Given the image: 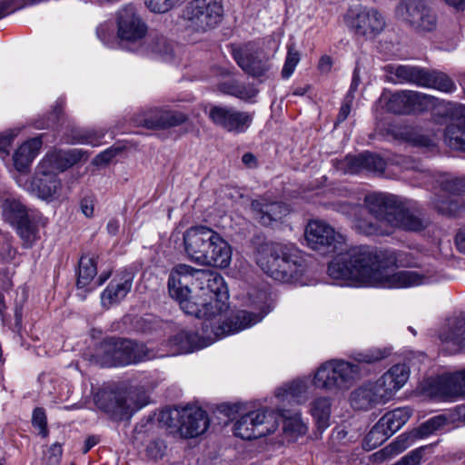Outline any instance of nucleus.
<instances>
[{"label":"nucleus","instance_id":"obj_14","mask_svg":"<svg viewBox=\"0 0 465 465\" xmlns=\"http://www.w3.org/2000/svg\"><path fill=\"white\" fill-rule=\"evenodd\" d=\"M308 246L322 254H331L342 248L345 237L322 220H312L304 231Z\"/></svg>","mask_w":465,"mask_h":465},{"label":"nucleus","instance_id":"obj_41","mask_svg":"<svg viewBox=\"0 0 465 465\" xmlns=\"http://www.w3.org/2000/svg\"><path fill=\"white\" fill-rule=\"evenodd\" d=\"M417 439L419 437L416 435L415 430L399 435L391 443L380 450V459H386L401 453L411 447Z\"/></svg>","mask_w":465,"mask_h":465},{"label":"nucleus","instance_id":"obj_44","mask_svg":"<svg viewBox=\"0 0 465 465\" xmlns=\"http://www.w3.org/2000/svg\"><path fill=\"white\" fill-rule=\"evenodd\" d=\"M437 25L436 15L424 5L410 27L417 32H432L437 28Z\"/></svg>","mask_w":465,"mask_h":465},{"label":"nucleus","instance_id":"obj_19","mask_svg":"<svg viewBox=\"0 0 465 465\" xmlns=\"http://www.w3.org/2000/svg\"><path fill=\"white\" fill-rule=\"evenodd\" d=\"M344 23L356 35L374 39L377 35L378 12L374 8L356 5L346 12Z\"/></svg>","mask_w":465,"mask_h":465},{"label":"nucleus","instance_id":"obj_3","mask_svg":"<svg viewBox=\"0 0 465 465\" xmlns=\"http://www.w3.org/2000/svg\"><path fill=\"white\" fill-rule=\"evenodd\" d=\"M262 316L249 312H240L230 320V323L223 322L222 324L213 321V318H203L202 335L192 331H181L173 339L172 342L183 353L192 352L195 350L209 346L216 340L230 334H234L261 322Z\"/></svg>","mask_w":465,"mask_h":465},{"label":"nucleus","instance_id":"obj_22","mask_svg":"<svg viewBox=\"0 0 465 465\" xmlns=\"http://www.w3.org/2000/svg\"><path fill=\"white\" fill-rule=\"evenodd\" d=\"M433 97L417 91L404 90L392 94L387 102L390 112L397 114H406L416 109L427 106Z\"/></svg>","mask_w":465,"mask_h":465},{"label":"nucleus","instance_id":"obj_34","mask_svg":"<svg viewBox=\"0 0 465 465\" xmlns=\"http://www.w3.org/2000/svg\"><path fill=\"white\" fill-rule=\"evenodd\" d=\"M310 393V381L308 378H303L279 388L276 391V397L282 401H294L297 403H303L308 400Z\"/></svg>","mask_w":465,"mask_h":465},{"label":"nucleus","instance_id":"obj_54","mask_svg":"<svg viewBox=\"0 0 465 465\" xmlns=\"http://www.w3.org/2000/svg\"><path fill=\"white\" fill-rule=\"evenodd\" d=\"M361 206L362 205L352 204L347 202H339L334 204V210L347 216L352 222Z\"/></svg>","mask_w":465,"mask_h":465},{"label":"nucleus","instance_id":"obj_16","mask_svg":"<svg viewBox=\"0 0 465 465\" xmlns=\"http://www.w3.org/2000/svg\"><path fill=\"white\" fill-rule=\"evenodd\" d=\"M177 419L180 433L185 438H194L203 434L209 427L207 413L197 406H187L181 411L162 413V420L169 427L176 426L173 420Z\"/></svg>","mask_w":465,"mask_h":465},{"label":"nucleus","instance_id":"obj_1","mask_svg":"<svg viewBox=\"0 0 465 465\" xmlns=\"http://www.w3.org/2000/svg\"><path fill=\"white\" fill-rule=\"evenodd\" d=\"M328 273L349 286L374 287L378 283V251L367 245L352 247L329 263Z\"/></svg>","mask_w":465,"mask_h":465},{"label":"nucleus","instance_id":"obj_61","mask_svg":"<svg viewBox=\"0 0 465 465\" xmlns=\"http://www.w3.org/2000/svg\"><path fill=\"white\" fill-rule=\"evenodd\" d=\"M81 211L86 217L94 215V203L89 198H84L80 203Z\"/></svg>","mask_w":465,"mask_h":465},{"label":"nucleus","instance_id":"obj_31","mask_svg":"<svg viewBox=\"0 0 465 465\" xmlns=\"http://www.w3.org/2000/svg\"><path fill=\"white\" fill-rule=\"evenodd\" d=\"M187 119V115L182 112L156 108L144 118L143 125L147 128H170L184 124Z\"/></svg>","mask_w":465,"mask_h":465},{"label":"nucleus","instance_id":"obj_39","mask_svg":"<svg viewBox=\"0 0 465 465\" xmlns=\"http://www.w3.org/2000/svg\"><path fill=\"white\" fill-rule=\"evenodd\" d=\"M2 208L5 220L15 226L31 214V211H27L20 201L12 198L5 199Z\"/></svg>","mask_w":465,"mask_h":465},{"label":"nucleus","instance_id":"obj_23","mask_svg":"<svg viewBox=\"0 0 465 465\" xmlns=\"http://www.w3.org/2000/svg\"><path fill=\"white\" fill-rule=\"evenodd\" d=\"M95 405L112 418L122 419L132 409L125 392L121 390L102 389L94 396Z\"/></svg>","mask_w":465,"mask_h":465},{"label":"nucleus","instance_id":"obj_53","mask_svg":"<svg viewBox=\"0 0 465 465\" xmlns=\"http://www.w3.org/2000/svg\"><path fill=\"white\" fill-rule=\"evenodd\" d=\"M32 423L35 427L39 429V434L45 438L48 435L46 416L44 409L36 408L34 410Z\"/></svg>","mask_w":465,"mask_h":465},{"label":"nucleus","instance_id":"obj_55","mask_svg":"<svg viewBox=\"0 0 465 465\" xmlns=\"http://www.w3.org/2000/svg\"><path fill=\"white\" fill-rule=\"evenodd\" d=\"M378 446V423H375L362 440V448L366 451L374 450Z\"/></svg>","mask_w":465,"mask_h":465},{"label":"nucleus","instance_id":"obj_38","mask_svg":"<svg viewBox=\"0 0 465 465\" xmlns=\"http://www.w3.org/2000/svg\"><path fill=\"white\" fill-rule=\"evenodd\" d=\"M459 111L465 118V105H460ZM444 141L450 148L465 152V123L449 124L444 132Z\"/></svg>","mask_w":465,"mask_h":465},{"label":"nucleus","instance_id":"obj_59","mask_svg":"<svg viewBox=\"0 0 465 465\" xmlns=\"http://www.w3.org/2000/svg\"><path fill=\"white\" fill-rule=\"evenodd\" d=\"M120 152H121L120 148H114V147L108 148L96 156V161L99 163H107L114 157H115Z\"/></svg>","mask_w":465,"mask_h":465},{"label":"nucleus","instance_id":"obj_35","mask_svg":"<svg viewBox=\"0 0 465 465\" xmlns=\"http://www.w3.org/2000/svg\"><path fill=\"white\" fill-rule=\"evenodd\" d=\"M43 142L41 137L32 138L24 143L14 154V163L17 171L25 172L39 153Z\"/></svg>","mask_w":465,"mask_h":465},{"label":"nucleus","instance_id":"obj_9","mask_svg":"<svg viewBox=\"0 0 465 465\" xmlns=\"http://www.w3.org/2000/svg\"><path fill=\"white\" fill-rule=\"evenodd\" d=\"M383 72L385 81L395 84H410L445 93L455 90L453 81L439 71L410 64H388L383 67Z\"/></svg>","mask_w":465,"mask_h":465},{"label":"nucleus","instance_id":"obj_58","mask_svg":"<svg viewBox=\"0 0 465 465\" xmlns=\"http://www.w3.org/2000/svg\"><path fill=\"white\" fill-rule=\"evenodd\" d=\"M63 454L61 444L55 442L52 444L48 450V460L52 464L59 463Z\"/></svg>","mask_w":465,"mask_h":465},{"label":"nucleus","instance_id":"obj_46","mask_svg":"<svg viewBox=\"0 0 465 465\" xmlns=\"http://www.w3.org/2000/svg\"><path fill=\"white\" fill-rule=\"evenodd\" d=\"M104 137V132L102 130H76L73 137L74 143L99 146L102 144V139Z\"/></svg>","mask_w":465,"mask_h":465},{"label":"nucleus","instance_id":"obj_4","mask_svg":"<svg viewBox=\"0 0 465 465\" xmlns=\"http://www.w3.org/2000/svg\"><path fill=\"white\" fill-rule=\"evenodd\" d=\"M256 262L272 279L297 282L305 272V263L292 244L265 242L257 249Z\"/></svg>","mask_w":465,"mask_h":465},{"label":"nucleus","instance_id":"obj_52","mask_svg":"<svg viewBox=\"0 0 465 465\" xmlns=\"http://www.w3.org/2000/svg\"><path fill=\"white\" fill-rule=\"evenodd\" d=\"M144 5L154 14H165L175 7L171 0H144Z\"/></svg>","mask_w":465,"mask_h":465},{"label":"nucleus","instance_id":"obj_27","mask_svg":"<svg viewBox=\"0 0 465 465\" xmlns=\"http://www.w3.org/2000/svg\"><path fill=\"white\" fill-rule=\"evenodd\" d=\"M60 189L61 181L54 172L45 168L43 170L38 164L31 181L32 192L43 200L52 201L58 195Z\"/></svg>","mask_w":465,"mask_h":465},{"label":"nucleus","instance_id":"obj_7","mask_svg":"<svg viewBox=\"0 0 465 465\" xmlns=\"http://www.w3.org/2000/svg\"><path fill=\"white\" fill-rule=\"evenodd\" d=\"M196 276L197 288L201 292L197 301L201 308L199 318H213V321L220 324L223 322L230 323V320L238 312L229 318L224 316L228 309L229 292L222 275L213 271L200 269Z\"/></svg>","mask_w":465,"mask_h":465},{"label":"nucleus","instance_id":"obj_15","mask_svg":"<svg viewBox=\"0 0 465 465\" xmlns=\"http://www.w3.org/2000/svg\"><path fill=\"white\" fill-rule=\"evenodd\" d=\"M278 422L272 412L256 410L242 415L234 424V435L251 440L274 432Z\"/></svg>","mask_w":465,"mask_h":465},{"label":"nucleus","instance_id":"obj_5","mask_svg":"<svg viewBox=\"0 0 465 465\" xmlns=\"http://www.w3.org/2000/svg\"><path fill=\"white\" fill-rule=\"evenodd\" d=\"M256 262L272 279L297 282L305 272V263L292 244L265 242L257 249Z\"/></svg>","mask_w":465,"mask_h":465},{"label":"nucleus","instance_id":"obj_26","mask_svg":"<svg viewBox=\"0 0 465 465\" xmlns=\"http://www.w3.org/2000/svg\"><path fill=\"white\" fill-rule=\"evenodd\" d=\"M410 378V368L406 364H395L391 367L380 381V403L392 399Z\"/></svg>","mask_w":465,"mask_h":465},{"label":"nucleus","instance_id":"obj_10","mask_svg":"<svg viewBox=\"0 0 465 465\" xmlns=\"http://www.w3.org/2000/svg\"><path fill=\"white\" fill-rule=\"evenodd\" d=\"M397 262L394 251H380V288H410L438 282L432 271H397Z\"/></svg>","mask_w":465,"mask_h":465},{"label":"nucleus","instance_id":"obj_50","mask_svg":"<svg viewBox=\"0 0 465 465\" xmlns=\"http://www.w3.org/2000/svg\"><path fill=\"white\" fill-rule=\"evenodd\" d=\"M300 60V53L295 49L294 45H288L287 55L282 70V78L288 79L292 76Z\"/></svg>","mask_w":465,"mask_h":465},{"label":"nucleus","instance_id":"obj_63","mask_svg":"<svg viewBox=\"0 0 465 465\" xmlns=\"http://www.w3.org/2000/svg\"><path fill=\"white\" fill-rule=\"evenodd\" d=\"M455 243L459 252L465 255V227L457 233Z\"/></svg>","mask_w":465,"mask_h":465},{"label":"nucleus","instance_id":"obj_21","mask_svg":"<svg viewBox=\"0 0 465 465\" xmlns=\"http://www.w3.org/2000/svg\"><path fill=\"white\" fill-rule=\"evenodd\" d=\"M232 55L237 64L249 75L256 78L268 77L271 64L262 57V52L254 49L252 44L234 49Z\"/></svg>","mask_w":465,"mask_h":465},{"label":"nucleus","instance_id":"obj_42","mask_svg":"<svg viewBox=\"0 0 465 465\" xmlns=\"http://www.w3.org/2000/svg\"><path fill=\"white\" fill-rule=\"evenodd\" d=\"M311 413L316 420L320 430H325L329 427L331 415V401L328 397H319L311 404Z\"/></svg>","mask_w":465,"mask_h":465},{"label":"nucleus","instance_id":"obj_51","mask_svg":"<svg viewBox=\"0 0 465 465\" xmlns=\"http://www.w3.org/2000/svg\"><path fill=\"white\" fill-rule=\"evenodd\" d=\"M148 49L150 52L163 56L172 54V45L163 35L152 36L148 43Z\"/></svg>","mask_w":465,"mask_h":465},{"label":"nucleus","instance_id":"obj_17","mask_svg":"<svg viewBox=\"0 0 465 465\" xmlns=\"http://www.w3.org/2000/svg\"><path fill=\"white\" fill-rule=\"evenodd\" d=\"M425 391L441 401H453L465 397V370L429 379Z\"/></svg>","mask_w":465,"mask_h":465},{"label":"nucleus","instance_id":"obj_33","mask_svg":"<svg viewBox=\"0 0 465 465\" xmlns=\"http://www.w3.org/2000/svg\"><path fill=\"white\" fill-rule=\"evenodd\" d=\"M439 338L446 345L465 348V318L449 320L440 330Z\"/></svg>","mask_w":465,"mask_h":465},{"label":"nucleus","instance_id":"obj_60","mask_svg":"<svg viewBox=\"0 0 465 465\" xmlns=\"http://www.w3.org/2000/svg\"><path fill=\"white\" fill-rule=\"evenodd\" d=\"M14 135L13 134H3L0 135V153L8 154L9 148L11 146Z\"/></svg>","mask_w":465,"mask_h":465},{"label":"nucleus","instance_id":"obj_62","mask_svg":"<svg viewBox=\"0 0 465 465\" xmlns=\"http://www.w3.org/2000/svg\"><path fill=\"white\" fill-rule=\"evenodd\" d=\"M331 66H332V60H331V56L325 54L320 58L319 64H318V69L321 72H324V73L330 72L331 69Z\"/></svg>","mask_w":465,"mask_h":465},{"label":"nucleus","instance_id":"obj_32","mask_svg":"<svg viewBox=\"0 0 465 465\" xmlns=\"http://www.w3.org/2000/svg\"><path fill=\"white\" fill-rule=\"evenodd\" d=\"M133 280L134 275L131 272H124L118 282H111V283L102 292L101 302L103 306L109 307L123 300L131 291Z\"/></svg>","mask_w":465,"mask_h":465},{"label":"nucleus","instance_id":"obj_12","mask_svg":"<svg viewBox=\"0 0 465 465\" xmlns=\"http://www.w3.org/2000/svg\"><path fill=\"white\" fill-rule=\"evenodd\" d=\"M223 16L222 0H192L183 10V19L187 30L205 34L218 26Z\"/></svg>","mask_w":465,"mask_h":465},{"label":"nucleus","instance_id":"obj_6","mask_svg":"<svg viewBox=\"0 0 465 465\" xmlns=\"http://www.w3.org/2000/svg\"><path fill=\"white\" fill-rule=\"evenodd\" d=\"M356 360L358 363L337 359L324 361L316 369L312 384L331 393L349 390L361 377V364L372 363L378 357L375 354L360 353Z\"/></svg>","mask_w":465,"mask_h":465},{"label":"nucleus","instance_id":"obj_13","mask_svg":"<svg viewBox=\"0 0 465 465\" xmlns=\"http://www.w3.org/2000/svg\"><path fill=\"white\" fill-rule=\"evenodd\" d=\"M197 272H200V269L187 264L176 265L169 275L168 290L171 297L179 302L184 313L200 317V304L193 300L194 297L190 296V285L197 288Z\"/></svg>","mask_w":465,"mask_h":465},{"label":"nucleus","instance_id":"obj_18","mask_svg":"<svg viewBox=\"0 0 465 465\" xmlns=\"http://www.w3.org/2000/svg\"><path fill=\"white\" fill-rule=\"evenodd\" d=\"M117 36L122 41L136 43L147 34V25L132 4L122 6L115 14Z\"/></svg>","mask_w":465,"mask_h":465},{"label":"nucleus","instance_id":"obj_64","mask_svg":"<svg viewBox=\"0 0 465 465\" xmlns=\"http://www.w3.org/2000/svg\"><path fill=\"white\" fill-rule=\"evenodd\" d=\"M242 163L247 166V167H255L257 163H256V157L251 153H246L242 155Z\"/></svg>","mask_w":465,"mask_h":465},{"label":"nucleus","instance_id":"obj_48","mask_svg":"<svg viewBox=\"0 0 465 465\" xmlns=\"http://www.w3.org/2000/svg\"><path fill=\"white\" fill-rule=\"evenodd\" d=\"M446 417L443 415H438L429 419L414 430L419 439H422L441 429L446 425Z\"/></svg>","mask_w":465,"mask_h":465},{"label":"nucleus","instance_id":"obj_36","mask_svg":"<svg viewBox=\"0 0 465 465\" xmlns=\"http://www.w3.org/2000/svg\"><path fill=\"white\" fill-rule=\"evenodd\" d=\"M411 411L407 408H398L387 412L380 419V428L388 439L398 431L410 419Z\"/></svg>","mask_w":465,"mask_h":465},{"label":"nucleus","instance_id":"obj_28","mask_svg":"<svg viewBox=\"0 0 465 465\" xmlns=\"http://www.w3.org/2000/svg\"><path fill=\"white\" fill-rule=\"evenodd\" d=\"M334 165L343 173L358 174L363 172H376L378 157L375 153L365 151L358 155H346L343 159L336 160Z\"/></svg>","mask_w":465,"mask_h":465},{"label":"nucleus","instance_id":"obj_57","mask_svg":"<svg viewBox=\"0 0 465 465\" xmlns=\"http://www.w3.org/2000/svg\"><path fill=\"white\" fill-rule=\"evenodd\" d=\"M434 206L442 214H451L457 208V204L453 201L441 200L439 197L434 199Z\"/></svg>","mask_w":465,"mask_h":465},{"label":"nucleus","instance_id":"obj_56","mask_svg":"<svg viewBox=\"0 0 465 465\" xmlns=\"http://www.w3.org/2000/svg\"><path fill=\"white\" fill-rule=\"evenodd\" d=\"M354 100V94H347L343 103L340 108L339 115L337 116V123L344 122L351 111V105Z\"/></svg>","mask_w":465,"mask_h":465},{"label":"nucleus","instance_id":"obj_24","mask_svg":"<svg viewBox=\"0 0 465 465\" xmlns=\"http://www.w3.org/2000/svg\"><path fill=\"white\" fill-rule=\"evenodd\" d=\"M352 227L359 233L373 235L378 227V193H368L364 198V204L359 209L353 218Z\"/></svg>","mask_w":465,"mask_h":465},{"label":"nucleus","instance_id":"obj_29","mask_svg":"<svg viewBox=\"0 0 465 465\" xmlns=\"http://www.w3.org/2000/svg\"><path fill=\"white\" fill-rule=\"evenodd\" d=\"M83 157L82 150L72 149L68 151H54L47 153L38 163L43 170L53 171L56 176L74 164L77 163Z\"/></svg>","mask_w":465,"mask_h":465},{"label":"nucleus","instance_id":"obj_20","mask_svg":"<svg viewBox=\"0 0 465 465\" xmlns=\"http://www.w3.org/2000/svg\"><path fill=\"white\" fill-rule=\"evenodd\" d=\"M209 118L217 126L230 133H244L252 124V114L248 112L238 111L233 107L213 106L209 112Z\"/></svg>","mask_w":465,"mask_h":465},{"label":"nucleus","instance_id":"obj_47","mask_svg":"<svg viewBox=\"0 0 465 465\" xmlns=\"http://www.w3.org/2000/svg\"><path fill=\"white\" fill-rule=\"evenodd\" d=\"M283 418V430L292 436H299L306 433L307 427L303 423L300 413L292 416H287L285 412L282 414Z\"/></svg>","mask_w":465,"mask_h":465},{"label":"nucleus","instance_id":"obj_25","mask_svg":"<svg viewBox=\"0 0 465 465\" xmlns=\"http://www.w3.org/2000/svg\"><path fill=\"white\" fill-rule=\"evenodd\" d=\"M251 209L253 218L264 226L281 221L289 213V208L284 203L272 201L265 196L252 200Z\"/></svg>","mask_w":465,"mask_h":465},{"label":"nucleus","instance_id":"obj_11","mask_svg":"<svg viewBox=\"0 0 465 465\" xmlns=\"http://www.w3.org/2000/svg\"><path fill=\"white\" fill-rule=\"evenodd\" d=\"M94 356L103 367L125 366L149 358L144 344L118 338H108L101 342Z\"/></svg>","mask_w":465,"mask_h":465},{"label":"nucleus","instance_id":"obj_30","mask_svg":"<svg viewBox=\"0 0 465 465\" xmlns=\"http://www.w3.org/2000/svg\"><path fill=\"white\" fill-rule=\"evenodd\" d=\"M46 223V218H45L40 213L31 211V214L28 218L15 225L16 232L23 241L24 247L29 248L33 246V244L40 238V227H45Z\"/></svg>","mask_w":465,"mask_h":465},{"label":"nucleus","instance_id":"obj_45","mask_svg":"<svg viewBox=\"0 0 465 465\" xmlns=\"http://www.w3.org/2000/svg\"><path fill=\"white\" fill-rule=\"evenodd\" d=\"M436 183L443 192L451 194L465 193V177L441 173L438 175Z\"/></svg>","mask_w":465,"mask_h":465},{"label":"nucleus","instance_id":"obj_43","mask_svg":"<svg viewBox=\"0 0 465 465\" xmlns=\"http://www.w3.org/2000/svg\"><path fill=\"white\" fill-rule=\"evenodd\" d=\"M423 5L422 0H401L396 8V16L411 26Z\"/></svg>","mask_w":465,"mask_h":465},{"label":"nucleus","instance_id":"obj_2","mask_svg":"<svg viewBox=\"0 0 465 465\" xmlns=\"http://www.w3.org/2000/svg\"><path fill=\"white\" fill-rule=\"evenodd\" d=\"M187 258L199 265L227 268L232 261L231 245L213 229L193 226L183 236Z\"/></svg>","mask_w":465,"mask_h":465},{"label":"nucleus","instance_id":"obj_49","mask_svg":"<svg viewBox=\"0 0 465 465\" xmlns=\"http://www.w3.org/2000/svg\"><path fill=\"white\" fill-rule=\"evenodd\" d=\"M219 89L227 94L236 96L241 99H247L253 95V91L247 89L240 84L236 80L230 79L227 82L220 84Z\"/></svg>","mask_w":465,"mask_h":465},{"label":"nucleus","instance_id":"obj_40","mask_svg":"<svg viewBox=\"0 0 465 465\" xmlns=\"http://www.w3.org/2000/svg\"><path fill=\"white\" fill-rule=\"evenodd\" d=\"M97 274L96 259L94 256L84 254L80 258L76 284L78 288L89 285Z\"/></svg>","mask_w":465,"mask_h":465},{"label":"nucleus","instance_id":"obj_8","mask_svg":"<svg viewBox=\"0 0 465 465\" xmlns=\"http://www.w3.org/2000/svg\"><path fill=\"white\" fill-rule=\"evenodd\" d=\"M380 232L390 234L389 229L382 230L383 226L401 228L405 231L420 232L430 223L422 213L417 208L401 201L397 196L380 193Z\"/></svg>","mask_w":465,"mask_h":465},{"label":"nucleus","instance_id":"obj_37","mask_svg":"<svg viewBox=\"0 0 465 465\" xmlns=\"http://www.w3.org/2000/svg\"><path fill=\"white\" fill-rule=\"evenodd\" d=\"M377 382H368L355 390L351 395V404L357 410H368L377 401Z\"/></svg>","mask_w":465,"mask_h":465}]
</instances>
